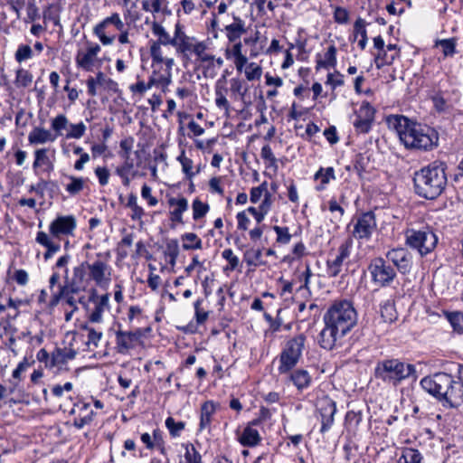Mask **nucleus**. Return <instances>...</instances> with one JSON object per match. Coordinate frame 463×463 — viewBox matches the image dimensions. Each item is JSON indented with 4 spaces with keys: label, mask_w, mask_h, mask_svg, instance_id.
Wrapping results in <instances>:
<instances>
[{
    "label": "nucleus",
    "mask_w": 463,
    "mask_h": 463,
    "mask_svg": "<svg viewBox=\"0 0 463 463\" xmlns=\"http://www.w3.org/2000/svg\"><path fill=\"white\" fill-rule=\"evenodd\" d=\"M165 0H143L142 1V9L145 12L152 13L154 15L156 14L163 11V5Z\"/></svg>",
    "instance_id": "8fccbe9b"
},
{
    "label": "nucleus",
    "mask_w": 463,
    "mask_h": 463,
    "mask_svg": "<svg viewBox=\"0 0 463 463\" xmlns=\"http://www.w3.org/2000/svg\"><path fill=\"white\" fill-rule=\"evenodd\" d=\"M142 335L141 328H137L134 331L117 330L115 333L117 352L121 354H128L130 349L136 346Z\"/></svg>",
    "instance_id": "f3484780"
},
{
    "label": "nucleus",
    "mask_w": 463,
    "mask_h": 463,
    "mask_svg": "<svg viewBox=\"0 0 463 463\" xmlns=\"http://www.w3.org/2000/svg\"><path fill=\"white\" fill-rule=\"evenodd\" d=\"M192 208H193V218L194 221H197V220L203 218V216H205L210 209L209 204L202 202L199 198H196L194 200Z\"/></svg>",
    "instance_id": "37998d69"
},
{
    "label": "nucleus",
    "mask_w": 463,
    "mask_h": 463,
    "mask_svg": "<svg viewBox=\"0 0 463 463\" xmlns=\"http://www.w3.org/2000/svg\"><path fill=\"white\" fill-rule=\"evenodd\" d=\"M184 463H202V457L194 445L186 446Z\"/></svg>",
    "instance_id": "e2e57ef3"
},
{
    "label": "nucleus",
    "mask_w": 463,
    "mask_h": 463,
    "mask_svg": "<svg viewBox=\"0 0 463 463\" xmlns=\"http://www.w3.org/2000/svg\"><path fill=\"white\" fill-rule=\"evenodd\" d=\"M406 244L419 251L421 256L431 252L437 246L438 238L430 227L420 230L408 229L405 232Z\"/></svg>",
    "instance_id": "6e6552de"
},
{
    "label": "nucleus",
    "mask_w": 463,
    "mask_h": 463,
    "mask_svg": "<svg viewBox=\"0 0 463 463\" xmlns=\"http://www.w3.org/2000/svg\"><path fill=\"white\" fill-rule=\"evenodd\" d=\"M15 60L18 62H23L33 57V50L29 45L22 44L19 45L15 52Z\"/></svg>",
    "instance_id": "0e129e2a"
},
{
    "label": "nucleus",
    "mask_w": 463,
    "mask_h": 463,
    "mask_svg": "<svg viewBox=\"0 0 463 463\" xmlns=\"http://www.w3.org/2000/svg\"><path fill=\"white\" fill-rule=\"evenodd\" d=\"M305 344L306 336L303 334H299L286 342L278 357V372L279 374H288L296 367L302 357Z\"/></svg>",
    "instance_id": "423d86ee"
},
{
    "label": "nucleus",
    "mask_w": 463,
    "mask_h": 463,
    "mask_svg": "<svg viewBox=\"0 0 463 463\" xmlns=\"http://www.w3.org/2000/svg\"><path fill=\"white\" fill-rule=\"evenodd\" d=\"M57 138V135H53L50 130L41 127H35L28 135V141L32 145L44 144L46 142H53Z\"/></svg>",
    "instance_id": "b1692460"
},
{
    "label": "nucleus",
    "mask_w": 463,
    "mask_h": 463,
    "mask_svg": "<svg viewBox=\"0 0 463 463\" xmlns=\"http://www.w3.org/2000/svg\"><path fill=\"white\" fill-rule=\"evenodd\" d=\"M165 423L173 438L179 437L185 427V423L184 421H175L173 417L166 418Z\"/></svg>",
    "instance_id": "c03bdc74"
},
{
    "label": "nucleus",
    "mask_w": 463,
    "mask_h": 463,
    "mask_svg": "<svg viewBox=\"0 0 463 463\" xmlns=\"http://www.w3.org/2000/svg\"><path fill=\"white\" fill-rule=\"evenodd\" d=\"M69 269H64L65 283L59 285L58 290L53 294L52 303L57 304L62 295L68 293H79L85 289L87 282L90 280L88 276V261H83L80 265L73 268L72 278H68Z\"/></svg>",
    "instance_id": "0eeeda50"
},
{
    "label": "nucleus",
    "mask_w": 463,
    "mask_h": 463,
    "mask_svg": "<svg viewBox=\"0 0 463 463\" xmlns=\"http://www.w3.org/2000/svg\"><path fill=\"white\" fill-rule=\"evenodd\" d=\"M151 63H165L167 61H174L173 58L165 57L160 43H152L150 45Z\"/></svg>",
    "instance_id": "a19ab883"
},
{
    "label": "nucleus",
    "mask_w": 463,
    "mask_h": 463,
    "mask_svg": "<svg viewBox=\"0 0 463 463\" xmlns=\"http://www.w3.org/2000/svg\"><path fill=\"white\" fill-rule=\"evenodd\" d=\"M260 156H261L262 159H264L265 161L268 162L269 167H273V168L278 167V165H277L278 160L275 157V156L272 152V149L269 145H265L262 146Z\"/></svg>",
    "instance_id": "bf43d9fd"
},
{
    "label": "nucleus",
    "mask_w": 463,
    "mask_h": 463,
    "mask_svg": "<svg viewBox=\"0 0 463 463\" xmlns=\"http://www.w3.org/2000/svg\"><path fill=\"white\" fill-rule=\"evenodd\" d=\"M389 128H393L401 142L408 149L430 151L439 144L438 132L427 126L410 120L402 115L388 117Z\"/></svg>",
    "instance_id": "f03ea898"
},
{
    "label": "nucleus",
    "mask_w": 463,
    "mask_h": 463,
    "mask_svg": "<svg viewBox=\"0 0 463 463\" xmlns=\"http://www.w3.org/2000/svg\"><path fill=\"white\" fill-rule=\"evenodd\" d=\"M217 405L213 401H207L201 406L199 430L209 429L212 423L213 415L215 413Z\"/></svg>",
    "instance_id": "bb28decb"
},
{
    "label": "nucleus",
    "mask_w": 463,
    "mask_h": 463,
    "mask_svg": "<svg viewBox=\"0 0 463 463\" xmlns=\"http://www.w3.org/2000/svg\"><path fill=\"white\" fill-rule=\"evenodd\" d=\"M239 441L244 447H255L261 441V437L257 430L246 426Z\"/></svg>",
    "instance_id": "cd10ccee"
},
{
    "label": "nucleus",
    "mask_w": 463,
    "mask_h": 463,
    "mask_svg": "<svg viewBox=\"0 0 463 463\" xmlns=\"http://www.w3.org/2000/svg\"><path fill=\"white\" fill-rule=\"evenodd\" d=\"M381 315L385 322L392 323L395 318L394 307L390 301L381 306Z\"/></svg>",
    "instance_id": "338daca9"
},
{
    "label": "nucleus",
    "mask_w": 463,
    "mask_h": 463,
    "mask_svg": "<svg viewBox=\"0 0 463 463\" xmlns=\"http://www.w3.org/2000/svg\"><path fill=\"white\" fill-rule=\"evenodd\" d=\"M280 312L281 310L279 309L277 317L272 320L269 326V328L265 331V337H273L277 332L280 331L283 326L282 318L279 317Z\"/></svg>",
    "instance_id": "6e6d98bb"
},
{
    "label": "nucleus",
    "mask_w": 463,
    "mask_h": 463,
    "mask_svg": "<svg viewBox=\"0 0 463 463\" xmlns=\"http://www.w3.org/2000/svg\"><path fill=\"white\" fill-rule=\"evenodd\" d=\"M184 241L182 247L184 250H200L203 247L202 240L194 232H186L181 236Z\"/></svg>",
    "instance_id": "e433bc0d"
},
{
    "label": "nucleus",
    "mask_w": 463,
    "mask_h": 463,
    "mask_svg": "<svg viewBox=\"0 0 463 463\" xmlns=\"http://www.w3.org/2000/svg\"><path fill=\"white\" fill-rule=\"evenodd\" d=\"M76 226L77 222L73 215H62L50 223L49 232L53 238L60 239L63 235H72Z\"/></svg>",
    "instance_id": "aec40b11"
},
{
    "label": "nucleus",
    "mask_w": 463,
    "mask_h": 463,
    "mask_svg": "<svg viewBox=\"0 0 463 463\" xmlns=\"http://www.w3.org/2000/svg\"><path fill=\"white\" fill-rule=\"evenodd\" d=\"M230 90L233 95H238L240 100L245 105H249L250 102L246 101V94L249 90V86L239 78H232L230 80Z\"/></svg>",
    "instance_id": "2f4dec72"
},
{
    "label": "nucleus",
    "mask_w": 463,
    "mask_h": 463,
    "mask_svg": "<svg viewBox=\"0 0 463 463\" xmlns=\"http://www.w3.org/2000/svg\"><path fill=\"white\" fill-rule=\"evenodd\" d=\"M70 129L66 134V138L71 139H79L82 137L86 132V126L83 122H80L78 124H70Z\"/></svg>",
    "instance_id": "3c124183"
},
{
    "label": "nucleus",
    "mask_w": 463,
    "mask_h": 463,
    "mask_svg": "<svg viewBox=\"0 0 463 463\" xmlns=\"http://www.w3.org/2000/svg\"><path fill=\"white\" fill-rule=\"evenodd\" d=\"M447 164L436 160L414 173L415 193L425 199L433 200L439 196L448 184Z\"/></svg>",
    "instance_id": "20e7f679"
},
{
    "label": "nucleus",
    "mask_w": 463,
    "mask_h": 463,
    "mask_svg": "<svg viewBox=\"0 0 463 463\" xmlns=\"http://www.w3.org/2000/svg\"><path fill=\"white\" fill-rule=\"evenodd\" d=\"M177 160L182 165V171L185 175L186 179L191 181L199 172V170H197L196 172L193 171V160L185 156L184 150L181 151V154L178 156Z\"/></svg>",
    "instance_id": "58836bf2"
},
{
    "label": "nucleus",
    "mask_w": 463,
    "mask_h": 463,
    "mask_svg": "<svg viewBox=\"0 0 463 463\" xmlns=\"http://www.w3.org/2000/svg\"><path fill=\"white\" fill-rule=\"evenodd\" d=\"M77 355V352L72 348H60L57 347L52 353L51 366L61 369L68 361L73 360Z\"/></svg>",
    "instance_id": "4be33fe9"
},
{
    "label": "nucleus",
    "mask_w": 463,
    "mask_h": 463,
    "mask_svg": "<svg viewBox=\"0 0 463 463\" xmlns=\"http://www.w3.org/2000/svg\"><path fill=\"white\" fill-rule=\"evenodd\" d=\"M222 257L229 263V266L225 269L226 270H234L239 266V258L236 255H234L232 249H225L222 252Z\"/></svg>",
    "instance_id": "052dcab7"
},
{
    "label": "nucleus",
    "mask_w": 463,
    "mask_h": 463,
    "mask_svg": "<svg viewBox=\"0 0 463 463\" xmlns=\"http://www.w3.org/2000/svg\"><path fill=\"white\" fill-rule=\"evenodd\" d=\"M315 180H319L320 184L317 186V191H322L331 180L335 179V170L329 166L326 168L320 167L314 175Z\"/></svg>",
    "instance_id": "c756f323"
},
{
    "label": "nucleus",
    "mask_w": 463,
    "mask_h": 463,
    "mask_svg": "<svg viewBox=\"0 0 463 463\" xmlns=\"http://www.w3.org/2000/svg\"><path fill=\"white\" fill-rule=\"evenodd\" d=\"M368 271L373 284L379 288L390 287L397 278L396 269L383 257L373 258Z\"/></svg>",
    "instance_id": "1a4fd4ad"
},
{
    "label": "nucleus",
    "mask_w": 463,
    "mask_h": 463,
    "mask_svg": "<svg viewBox=\"0 0 463 463\" xmlns=\"http://www.w3.org/2000/svg\"><path fill=\"white\" fill-rule=\"evenodd\" d=\"M228 89L225 86L224 80H218L214 87L215 105L218 109H223L226 113L230 111V103L226 98Z\"/></svg>",
    "instance_id": "393cba45"
},
{
    "label": "nucleus",
    "mask_w": 463,
    "mask_h": 463,
    "mask_svg": "<svg viewBox=\"0 0 463 463\" xmlns=\"http://www.w3.org/2000/svg\"><path fill=\"white\" fill-rule=\"evenodd\" d=\"M289 380L293 383L298 391H302L310 386L312 377L309 373L305 369H298L291 371L289 373Z\"/></svg>",
    "instance_id": "a878e982"
},
{
    "label": "nucleus",
    "mask_w": 463,
    "mask_h": 463,
    "mask_svg": "<svg viewBox=\"0 0 463 463\" xmlns=\"http://www.w3.org/2000/svg\"><path fill=\"white\" fill-rule=\"evenodd\" d=\"M449 319L454 330L463 333V313H452L450 314Z\"/></svg>",
    "instance_id": "774afa93"
},
{
    "label": "nucleus",
    "mask_w": 463,
    "mask_h": 463,
    "mask_svg": "<svg viewBox=\"0 0 463 463\" xmlns=\"http://www.w3.org/2000/svg\"><path fill=\"white\" fill-rule=\"evenodd\" d=\"M422 456L419 450L412 448H404L398 463H421Z\"/></svg>",
    "instance_id": "4c0bfd02"
},
{
    "label": "nucleus",
    "mask_w": 463,
    "mask_h": 463,
    "mask_svg": "<svg viewBox=\"0 0 463 463\" xmlns=\"http://www.w3.org/2000/svg\"><path fill=\"white\" fill-rule=\"evenodd\" d=\"M152 437L156 449H157L163 456H166L165 441L164 439L163 431L160 429L156 428L153 430Z\"/></svg>",
    "instance_id": "603ef678"
},
{
    "label": "nucleus",
    "mask_w": 463,
    "mask_h": 463,
    "mask_svg": "<svg viewBox=\"0 0 463 463\" xmlns=\"http://www.w3.org/2000/svg\"><path fill=\"white\" fill-rule=\"evenodd\" d=\"M174 65L175 61H167L165 63H151L150 83L155 84V87L161 88L165 92L172 83V69Z\"/></svg>",
    "instance_id": "9b49d317"
},
{
    "label": "nucleus",
    "mask_w": 463,
    "mask_h": 463,
    "mask_svg": "<svg viewBox=\"0 0 463 463\" xmlns=\"http://www.w3.org/2000/svg\"><path fill=\"white\" fill-rule=\"evenodd\" d=\"M420 385L443 406L457 408L463 403V365L458 366L457 379L446 373H437L421 379Z\"/></svg>",
    "instance_id": "7ed1b4c3"
},
{
    "label": "nucleus",
    "mask_w": 463,
    "mask_h": 463,
    "mask_svg": "<svg viewBox=\"0 0 463 463\" xmlns=\"http://www.w3.org/2000/svg\"><path fill=\"white\" fill-rule=\"evenodd\" d=\"M69 183L65 184V191L71 195L79 194L85 187L86 179L75 175H65Z\"/></svg>",
    "instance_id": "7c9ffc66"
},
{
    "label": "nucleus",
    "mask_w": 463,
    "mask_h": 463,
    "mask_svg": "<svg viewBox=\"0 0 463 463\" xmlns=\"http://www.w3.org/2000/svg\"><path fill=\"white\" fill-rule=\"evenodd\" d=\"M46 148H40L34 152V162L33 164V169H37L41 166H45V170L51 172L53 170V164L50 160Z\"/></svg>",
    "instance_id": "473e14b6"
},
{
    "label": "nucleus",
    "mask_w": 463,
    "mask_h": 463,
    "mask_svg": "<svg viewBox=\"0 0 463 463\" xmlns=\"http://www.w3.org/2000/svg\"><path fill=\"white\" fill-rule=\"evenodd\" d=\"M113 24L118 31H123L125 24L118 13H113L99 23L93 29L94 34L99 39L103 45H110L115 40V36H107L105 30L108 25Z\"/></svg>",
    "instance_id": "a211bd4d"
},
{
    "label": "nucleus",
    "mask_w": 463,
    "mask_h": 463,
    "mask_svg": "<svg viewBox=\"0 0 463 463\" xmlns=\"http://www.w3.org/2000/svg\"><path fill=\"white\" fill-rule=\"evenodd\" d=\"M385 259L392 262V266L402 274L410 273L412 268V256L408 250L404 248H396L388 250Z\"/></svg>",
    "instance_id": "dca6fc26"
},
{
    "label": "nucleus",
    "mask_w": 463,
    "mask_h": 463,
    "mask_svg": "<svg viewBox=\"0 0 463 463\" xmlns=\"http://www.w3.org/2000/svg\"><path fill=\"white\" fill-rule=\"evenodd\" d=\"M376 227L375 214L372 211L363 213L357 217L352 234L357 240L368 241Z\"/></svg>",
    "instance_id": "ddd939ff"
},
{
    "label": "nucleus",
    "mask_w": 463,
    "mask_h": 463,
    "mask_svg": "<svg viewBox=\"0 0 463 463\" xmlns=\"http://www.w3.org/2000/svg\"><path fill=\"white\" fill-rule=\"evenodd\" d=\"M168 204L171 207H173V206L175 207L172 212H174L175 213L182 214V215L188 209V201L184 197H181V198L172 197L168 200Z\"/></svg>",
    "instance_id": "864d4df0"
},
{
    "label": "nucleus",
    "mask_w": 463,
    "mask_h": 463,
    "mask_svg": "<svg viewBox=\"0 0 463 463\" xmlns=\"http://www.w3.org/2000/svg\"><path fill=\"white\" fill-rule=\"evenodd\" d=\"M97 256L96 260L88 262V276L89 279L94 281L97 286L103 287L110 281L111 268L107 260L100 259V253Z\"/></svg>",
    "instance_id": "f8f14e48"
},
{
    "label": "nucleus",
    "mask_w": 463,
    "mask_h": 463,
    "mask_svg": "<svg viewBox=\"0 0 463 463\" xmlns=\"http://www.w3.org/2000/svg\"><path fill=\"white\" fill-rule=\"evenodd\" d=\"M99 52L100 46L98 43H88V47L85 51H79L77 52L75 58L77 65L87 71H92Z\"/></svg>",
    "instance_id": "412c9836"
},
{
    "label": "nucleus",
    "mask_w": 463,
    "mask_h": 463,
    "mask_svg": "<svg viewBox=\"0 0 463 463\" xmlns=\"http://www.w3.org/2000/svg\"><path fill=\"white\" fill-rule=\"evenodd\" d=\"M354 130L358 134H367L372 129L373 123L362 118H358V116H355V119L353 122Z\"/></svg>",
    "instance_id": "4d7b16f0"
},
{
    "label": "nucleus",
    "mask_w": 463,
    "mask_h": 463,
    "mask_svg": "<svg viewBox=\"0 0 463 463\" xmlns=\"http://www.w3.org/2000/svg\"><path fill=\"white\" fill-rule=\"evenodd\" d=\"M199 43L200 41H198L194 36H189L188 38L183 37L181 43L175 46V49L178 53H181L183 56L188 57L189 55H192L194 53L197 46V43Z\"/></svg>",
    "instance_id": "72a5a7b5"
},
{
    "label": "nucleus",
    "mask_w": 463,
    "mask_h": 463,
    "mask_svg": "<svg viewBox=\"0 0 463 463\" xmlns=\"http://www.w3.org/2000/svg\"><path fill=\"white\" fill-rule=\"evenodd\" d=\"M137 196L134 194H130L128 199V203L126 204L127 207L130 208L132 213L130 218L134 221H139L145 214L144 209L137 204Z\"/></svg>",
    "instance_id": "ea45409f"
},
{
    "label": "nucleus",
    "mask_w": 463,
    "mask_h": 463,
    "mask_svg": "<svg viewBox=\"0 0 463 463\" xmlns=\"http://www.w3.org/2000/svg\"><path fill=\"white\" fill-rule=\"evenodd\" d=\"M317 411L319 415L321 422L320 432L322 434L327 432L334 424V417L336 412V404L329 397H322L317 401Z\"/></svg>",
    "instance_id": "4468645a"
},
{
    "label": "nucleus",
    "mask_w": 463,
    "mask_h": 463,
    "mask_svg": "<svg viewBox=\"0 0 463 463\" xmlns=\"http://www.w3.org/2000/svg\"><path fill=\"white\" fill-rule=\"evenodd\" d=\"M375 115V109L373 106L367 101H364L359 109L355 111V116L358 118H364L370 122H373Z\"/></svg>",
    "instance_id": "a18cd8bd"
},
{
    "label": "nucleus",
    "mask_w": 463,
    "mask_h": 463,
    "mask_svg": "<svg viewBox=\"0 0 463 463\" xmlns=\"http://www.w3.org/2000/svg\"><path fill=\"white\" fill-rule=\"evenodd\" d=\"M68 119L65 115L60 114L52 120V128L56 132L57 137L61 135V131L68 126Z\"/></svg>",
    "instance_id": "69168bd1"
},
{
    "label": "nucleus",
    "mask_w": 463,
    "mask_h": 463,
    "mask_svg": "<svg viewBox=\"0 0 463 463\" xmlns=\"http://www.w3.org/2000/svg\"><path fill=\"white\" fill-rule=\"evenodd\" d=\"M262 70L260 65L250 62L245 69V76L248 80H259L261 77Z\"/></svg>",
    "instance_id": "13d9d810"
},
{
    "label": "nucleus",
    "mask_w": 463,
    "mask_h": 463,
    "mask_svg": "<svg viewBox=\"0 0 463 463\" xmlns=\"http://www.w3.org/2000/svg\"><path fill=\"white\" fill-rule=\"evenodd\" d=\"M35 241L37 243L46 248L47 250L43 254V258L46 260L61 250L60 243L53 241L52 239H51L44 232H38Z\"/></svg>",
    "instance_id": "5701e85b"
},
{
    "label": "nucleus",
    "mask_w": 463,
    "mask_h": 463,
    "mask_svg": "<svg viewBox=\"0 0 463 463\" xmlns=\"http://www.w3.org/2000/svg\"><path fill=\"white\" fill-rule=\"evenodd\" d=\"M336 47L335 44H331L326 52L325 53V59H317L316 70L335 68L336 66Z\"/></svg>",
    "instance_id": "c85d7f7f"
},
{
    "label": "nucleus",
    "mask_w": 463,
    "mask_h": 463,
    "mask_svg": "<svg viewBox=\"0 0 463 463\" xmlns=\"http://www.w3.org/2000/svg\"><path fill=\"white\" fill-rule=\"evenodd\" d=\"M98 85L105 89L116 92L118 90V83L110 78H108L103 72L99 71L95 77Z\"/></svg>",
    "instance_id": "09e8293b"
},
{
    "label": "nucleus",
    "mask_w": 463,
    "mask_h": 463,
    "mask_svg": "<svg viewBox=\"0 0 463 463\" xmlns=\"http://www.w3.org/2000/svg\"><path fill=\"white\" fill-rule=\"evenodd\" d=\"M33 81V75L26 70L20 69L16 71L15 85L18 88H26Z\"/></svg>",
    "instance_id": "de8ad7c7"
},
{
    "label": "nucleus",
    "mask_w": 463,
    "mask_h": 463,
    "mask_svg": "<svg viewBox=\"0 0 463 463\" xmlns=\"http://www.w3.org/2000/svg\"><path fill=\"white\" fill-rule=\"evenodd\" d=\"M354 32L356 34H360L361 39L358 42V46L364 50L367 44V33L365 30V21L362 18H358L354 23Z\"/></svg>",
    "instance_id": "49530a36"
},
{
    "label": "nucleus",
    "mask_w": 463,
    "mask_h": 463,
    "mask_svg": "<svg viewBox=\"0 0 463 463\" xmlns=\"http://www.w3.org/2000/svg\"><path fill=\"white\" fill-rule=\"evenodd\" d=\"M374 377L384 383L396 387L411 377L416 379V368L414 364L405 363L398 358L383 359L376 363Z\"/></svg>",
    "instance_id": "39448f33"
},
{
    "label": "nucleus",
    "mask_w": 463,
    "mask_h": 463,
    "mask_svg": "<svg viewBox=\"0 0 463 463\" xmlns=\"http://www.w3.org/2000/svg\"><path fill=\"white\" fill-rule=\"evenodd\" d=\"M203 302V300L202 298H198L194 303L195 320H196L197 324H199V325L203 324L208 319V316H209L208 312L204 311L201 307Z\"/></svg>",
    "instance_id": "680f3d73"
},
{
    "label": "nucleus",
    "mask_w": 463,
    "mask_h": 463,
    "mask_svg": "<svg viewBox=\"0 0 463 463\" xmlns=\"http://www.w3.org/2000/svg\"><path fill=\"white\" fill-rule=\"evenodd\" d=\"M208 49V43L206 41H200L193 53L196 57V61H200L201 63L213 62L214 60V55L209 53L207 52Z\"/></svg>",
    "instance_id": "f704fd0d"
},
{
    "label": "nucleus",
    "mask_w": 463,
    "mask_h": 463,
    "mask_svg": "<svg viewBox=\"0 0 463 463\" xmlns=\"http://www.w3.org/2000/svg\"><path fill=\"white\" fill-rule=\"evenodd\" d=\"M151 30L154 35L158 37V40L155 43H160L161 45L173 46V38L159 23L156 21L153 22L151 25Z\"/></svg>",
    "instance_id": "c9c22d12"
},
{
    "label": "nucleus",
    "mask_w": 463,
    "mask_h": 463,
    "mask_svg": "<svg viewBox=\"0 0 463 463\" xmlns=\"http://www.w3.org/2000/svg\"><path fill=\"white\" fill-rule=\"evenodd\" d=\"M328 209L333 214L332 221L335 222H340L345 214L344 208L338 204L336 200L331 199L328 202Z\"/></svg>",
    "instance_id": "5fc2aeb1"
},
{
    "label": "nucleus",
    "mask_w": 463,
    "mask_h": 463,
    "mask_svg": "<svg viewBox=\"0 0 463 463\" xmlns=\"http://www.w3.org/2000/svg\"><path fill=\"white\" fill-rule=\"evenodd\" d=\"M89 302L94 304L93 310L90 313L88 319L91 323H101L103 321V313L109 308V294L98 295L95 288L90 290Z\"/></svg>",
    "instance_id": "6ab92c4d"
},
{
    "label": "nucleus",
    "mask_w": 463,
    "mask_h": 463,
    "mask_svg": "<svg viewBox=\"0 0 463 463\" xmlns=\"http://www.w3.org/2000/svg\"><path fill=\"white\" fill-rule=\"evenodd\" d=\"M220 32L224 33L228 42H238L247 33L246 22L235 14L232 16L226 14L222 17Z\"/></svg>",
    "instance_id": "9d476101"
},
{
    "label": "nucleus",
    "mask_w": 463,
    "mask_h": 463,
    "mask_svg": "<svg viewBox=\"0 0 463 463\" xmlns=\"http://www.w3.org/2000/svg\"><path fill=\"white\" fill-rule=\"evenodd\" d=\"M324 327L317 341L323 349L333 350L343 344L344 337L356 326L357 312L352 301H333L323 316Z\"/></svg>",
    "instance_id": "f257e3e1"
},
{
    "label": "nucleus",
    "mask_w": 463,
    "mask_h": 463,
    "mask_svg": "<svg viewBox=\"0 0 463 463\" xmlns=\"http://www.w3.org/2000/svg\"><path fill=\"white\" fill-rule=\"evenodd\" d=\"M262 250L260 249H249L244 252V261L248 266H258L261 264L260 259Z\"/></svg>",
    "instance_id": "79ce46f5"
},
{
    "label": "nucleus",
    "mask_w": 463,
    "mask_h": 463,
    "mask_svg": "<svg viewBox=\"0 0 463 463\" xmlns=\"http://www.w3.org/2000/svg\"><path fill=\"white\" fill-rule=\"evenodd\" d=\"M352 249V241L346 240L338 247L337 254L332 260L326 261V273L329 278L337 277L341 271L344 263L349 259Z\"/></svg>",
    "instance_id": "2eb2a0df"
}]
</instances>
